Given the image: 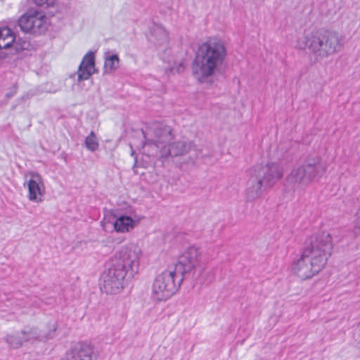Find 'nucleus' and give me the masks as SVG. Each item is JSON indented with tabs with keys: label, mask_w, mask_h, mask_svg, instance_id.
Masks as SVG:
<instances>
[{
	"label": "nucleus",
	"mask_w": 360,
	"mask_h": 360,
	"mask_svg": "<svg viewBox=\"0 0 360 360\" xmlns=\"http://www.w3.org/2000/svg\"><path fill=\"white\" fill-rule=\"evenodd\" d=\"M57 328L58 325L56 321L50 322L46 328L41 329L42 340L47 341L53 338Z\"/></svg>",
	"instance_id": "nucleus-22"
},
{
	"label": "nucleus",
	"mask_w": 360,
	"mask_h": 360,
	"mask_svg": "<svg viewBox=\"0 0 360 360\" xmlns=\"http://www.w3.org/2000/svg\"><path fill=\"white\" fill-rule=\"evenodd\" d=\"M15 41V37L8 27L0 29V49L10 47Z\"/></svg>",
	"instance_id": "nucleus-19"
},
{
	"label": "nucleus",
	"mask_w": 360,
	"mask_h": 360,
	"mask_svg": "<svg viewBox=\"0 0 360 360\" xmlns=\"http://www.w3.org/2000/svg\"><path fill=\"white\" fill-rule=\"evenodd\" d=\"M226 56L224 43L210 39L199 46L192 63V72L200 82L213 76L221 67Z\"/></svg>",
	"instance_id": "nucleus-3"
},
{
	"label": "nucleus",
	"mask_w": 360,
	"mask_h": 360,
	"mask_svg": "<svg viewBox=\"0 0 360 360\" xmlns=\"http://www.w3.org/2000/svg\"><path fill=\"white\" fill-rule=\"evenodd\" d=\"M24 186L28 189L27 198L30 201L41 202L45 193L43 181H27Z\"/></svg>",
	"instance_id": "nucleus-16"
},
{
	"label": "nucleus",
	"mask_w": 360,
	"mask_h": 360,
	"mask_svg": "<svg viewBox=\"0 0 360 360\" xmlns=\"http://www.w3.org/2000/svg\"><path fill=\"white\" fill-rule=\"evenodd\" d=\"M98 352L90 343L79 342L72 347L60 360H96Z\"/></svg>",
	"instance_id": "nucleus-12"
},
{
	"label": "nucleus",
	"mask_w": 360,
	"mask_h": 360,
	"mask_svg": "<svg viewBox=\"0 0 360 360\" xmlns=\"http://www.w3.org/2000/svg\"><path fill=\"white\" fill-rule=\"evenodd\" d=\"M120 64L118 55L114 54L106 57L104 62V74H110L115 72Z\"/></svg>",
	"instance_id": "nucleus-21"
},
{
	"label": "nucleus",
	"mask_w": 360,
	"mask_h": 360,
	"mask_svg": "<svg viewBox=\"0 0 360 360\" xmlns=\"http://www.w3.org/2000/svg\"><path fill=\"white\" fill-rule=\"evenodd\" d=\"M168 36L165 28L160 25H154L150 29V40L159 46L167 42Z\"/></svg>",
	"instance_id": "nucleus-18"
},
{
	"label": "nucleus",
	"mask_w": 360,
	"mask_h": 360,
	"mask_svg": "<svg viewBox=\"0 0 360 360\" xmlns=\"http://www.w3.org/2000/svg\"><path fill=\"white\" fill-rule=\"evenodd\" d=\"M271 186L270 181H248L246 188L248 198L254 200Z\"/></svg>",
	"instance_id": "nucleus-15"
},
{
	"label": "nucleus",
	"mask_w": 360,
	"mask_h": 360,
	"mask_svg": "<svg viewBox=\"0 0 360 360\" xmlns=\"http://www.w3.org/2000/svg\"><path fill=\"white\" fill-rule=\"evenodd\" d=\"M342 47V39L338 32L322 29L305 32L302 37L297 39L296 44L297 49H308L321 59L337 53Z\"/></svg>",
	"instance_id": "nucleus-4"
},
{
	"label": "nucleus",
	"mask_w": 360,
	"mask_h": 360,
	"mask_svg": "<svg viewBox=\"0 0 360 360\" xmlns=\"http://www.w3.org/2000/svg\"><path fill=\"white\" fill-rule=\"evenodd\" d=\"M183 281L181 276L169 267L155 278L152 286L153 299L158 301L167 300L177 291Z\"/></svg>",
	"instance_id": "nucleus-7"
},
{
	"label": "nucleus",
	"mask_w": 360,
	"mask_h": 360,
	"mask_svg": "<svg viewBox=\"0 0 360 360\" xmlns=\"http://www.w3.org/2000/svg\"><path fill=\"white\" fill-rule=\"evenodd\" d=\"M324 171V165L320 162L319 159H317L314 160L313 162H308L292 170L290 176L295 180L321 178V174Z\"/></svg>",
	"instance_id": "nucleus-13"
},
{
	"label": "nucleus",
	"mask_w": 360,
	"mask_h": 360,
	"mask_svg": "<svg viewBox=\"0 0 360 360\" xmlns=\"http://www.w3.org/2000/svg\"><path fill=\"white\" fill-rule=\"evenodd\" d=\"M25 342L43 341L41 329L38 327H32L27 329H23Z\"/></svg>",
	"instance_id": "nucleus-20"
},
{
	"label": "nucleus",
	"mask_w": 360,
	"mask_h": 360,
	"mask_svg": "<svg viewBox=\"0 0 360 360\" xmlns=\"http://www.w3.org/2000/svg\"><path fill=\"white\" fill-rule=\"evenodd\" d=\"M95 72L96 69L94 53L92 51H89L83 57V59L78 68V82L88 79Z\"/></svg>",
	"instance_id": "nucleus-14"
},
{
	"label": "nucleus",
	"mask_w": 360,
	"mask_h": 360,
	"mask_svg": "<svg viewBox=\"0 0 360 360\" xmlns=\"http://www.w3.org/2000/svg\"><path fill=\"white\" fill-rule=\"evenodd\" d=\"M16 92V87H14V92L13 94H15Z\"/></svg>",
	"instance_id": "nucleus-26"
},
{
	"label": "nucleus",
	"mask_w": 360,
	"mask_h": 360,
	"mask_svg": "<svg viewBox=\"0 0 360 360\" xmlns=\"http://www.w3.org/2000/svg\"><path fill=\"white\" fill-rule=\"evenodd\" d=\"M127 214L119 215L113 223L115 231L120 233H125L131 231L139 225L141 217L136 214L135 209L128 205L122 208Z\"/></svg>",
	"instance_id": "nucleus-10"
},
{
	"label": "nucleus",
	"mask_w": 360,
	"mask_h": 360,
	"mask_svg": "<svg viewBox=\"0 0 360 360\" xmlns=\"http://www.w3.org/2000/svg\"><path fill=\"white\" fill-rule=\"evenodd\" d=\"M85 146L91 152L96 150L98 148V141L95 133L91 131L85 139Z\"/></svg>",
	"instance_id": "nucleus-23"
},
{
	"label": "nucleus",
	"mask_w": 360,
	"mask_h": 360,
	"mask_svg": "<svg viewBox=\"0 0 360 360\" xmlns=\"http://www.w3.org/2000/svg\"><path fill=\"white\" fill-rule=\"evenodd\" d=\"M38 178H39L38 174H33L32 175V179L31 180H35V179H38Z\"/></svg>",
	"instance_id": "nucleus-25"
},
{
	"label": "nucleus",
	"mask_w": 360,
	"mask_h": 360,
	"mask_svg": "<svg viewBox=\"0 0 360 360\" xmlns=\"http://www.w3.org/2000/svg\"><path fill=\"white\" fill-rule=\"evenodd\" d=\"M248 172L250 178H256L258 180L279 179L283 175L282 167L277 163L258 165L250 169Z\"/></svg>",
	"instance_id": "nucleus-11"
},
{
	"label": "nucleus",
	"mask_w": 360,
	"mask_h": 360,
	"mask_svg": "<svg viewBox=\"0 0 360 360\" xmlns=\"http://www.w3.org/2000/svg\"><path fill=\"white\" fill-rule=\"evenodd\" d=\"M202 252L195 246L186 249L179 256L178 262L172 266L184 279H197L202 271Z\"/></svg>",
	"instance_id": "nucleus-6"
},
{
	"label": "nucleus",
	"mask_w": 360,
	"mask_h": 360,
	"mask_svg": "<svg viewBox=\"0 0 360 360\" xmlns=\"http://www.w3.org/2000/svg\"><path fill=\"white\" fill-rule=\"evenodd\" d=\"M143 252L138 243L122 246L110 258L108 268L101 277V288L108 294H117L124 288L125 281L138 274Z\"/></svg>",
	"instance_id": "nucleus-1"
},
{
	"label": "nucleus",
	"mask_w": 360,
	"mask_h": 360,
	"mask_svg": "<svg viewBox=\"0 0 360 360\" xmlns=\"http://www.w3.org/2000/svg\"><path fill=\"white\" fill-rule=\"evenodd\" d=\"M333 249V239L328 232L314 234L307 240L300 255L292 262V274L303 281L311 278L325 267Z\"/></svg>",
	"instance_id": "nucleus-2"
},
{
	"label": "nucleus",
	"mask_w": 360,
	"mask_h": 360,
	"mask_svg": "<svg viewBox=\"0 0 360 360\" xmlns=\"http://www.w3.org/2000/svg\"><path fill=\"white\" fill-rule=\"evenodd\" d=\"M159 153L162 161L169 158L177 159L179 167L182 170L193 167L198 158L207 156L202 150L196 149L191 141L188 140H179L162 146Z\"/></svg>",
	"instance_id": "nucleus-5"
},
{
	"label": "nucleus",
	"mask_w": 360,
	"mask_h": 360,
	"mask_svg": "<svg viewBox=\"0 0 360 360\" xmlns=\"http://www.w3.org/2000/svg\"><path fill=\"white\" fill-rule=\"evenodd\" d=\"M144 137L146 139V143L143 145L144 151L153 155L158 148L160 150L162 146L168 145L173 135L169 126L154 123L147 129Z\"/></svg>",
	"instance_id": "nucleus-8"
},
{
	"label": "nucleus",
	"mask_w": 360,
	"mask_h": 360,
	"mask_svg": "<svg viewBox=\"0 0 360 360\" xmlns=\"http://www.w3.org/2000/svg\"><path fill=\"white\" fill-rule=\"evenodd\" d=\"M18 25L23 32L38 34L48 29V19L43 12L29 11L19 18Z\"/></svg>",
	"instance_id": "nucleus-9"
},
{
	"label": "nucleus",
	"mask_w": 360,
	"mask_h": 360,
	"mask_svg": "<svg viewBox=\"0 0 360 360\" xmlns=\"http://www.w3.org/2000/svg\"><path fill=\"white\" fill-rule=\"evenodd\" d=\"M4 341L11 349H17L22 347L25 342L24 331H13L7 333L4 337Z\"/></svg>",
	"instance_id": "nucleus-17"
},
{
	"label": "nucleus",
	"mask_w": 360,
	"mask_h": 360,
	"mask_svg": "<svg viewBox=\"0 0 360 360\" xmlns=\"http://www.w3.org/2000/svg\"><path fill=\"white\" fill-rule=\"evenodd\" d=\"M32 1H33V3H34L36 5H38V6H44L45 4L46 5H50V4H52L53 1V0H31Z\"/></svg>",
	"instance_id": "nucleus-24"
}]
</instances>
